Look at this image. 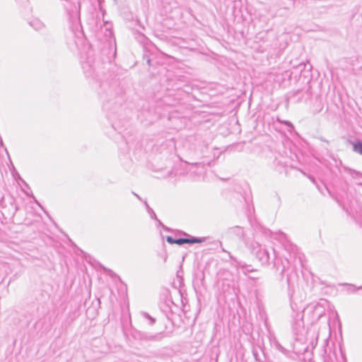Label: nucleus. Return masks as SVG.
Instances as JSON below:
<instances>
[{
	"label": "nucleus",
	"instance_id": "3",
	"mask_svg": "<svg viewBox=\"0 0 362 362\" xmlns=\"http://www.w3.org/2000/svg\"><path fill=\"white\" fill-rule=\"evenodd\" d=\"M167 241L170 244H175V240H174L172 237L168 236L166 238Z\"/></svg>",
	"mask_w": 362,
	"mask_h": 362
},
{
	"label": "nucleus",
	"instance_id": "1",
	"mask_svg": "<svg viewBox=\"0 0 362 362\" xmlns=\"http://www.w3.org/2000/svg\"><path fill=\"white\" fill-rule=\"evenodd\" d=\"M202 240L201 239L198 238H179L175 240V244L177 245H182L185 243H202Z\"/></svg>",
	"mask_w": 362,
	"mask_h": 362
},
{
	"label": "nucleus",
	"instance_id": "2",
	"mask_svg": "<svg viewBox=\"0 0 362 362\" xmlns=\"http://www.w3.org/2000/svg\"><path fill=\"white\" fill-rule=\"evenodd\" d=\"M354 149L355 151L362 155V143L357 142L354 145Z\"/></svg>",
	"mask_w": 362,
	"mask_h": 362
}]
</instances>
